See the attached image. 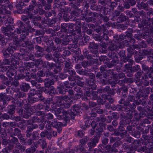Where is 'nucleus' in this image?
<instances>
[{
    "mask_svg": "<svg viewBox=\"0 0 153 153\" xmlns=\"http://www.w3.org/2000/svg\"><path fill=\"white\" fill-rule=\"evenodd\" d=\"M43 82L44 83L45 87H41L40 89L43 88V90H44L43 91L50 94L52 93H53L55 88L52 85L54 84L53 79L46 78L44 80Z\"/></svg>",
    "mask_w": 153,
    "mask_h": 153,
    "instance_id": "5",
    "label": "nucleus"
},
{
    "mask_svg": "<svg viewBox=\"0 0 153 153\" xmlns=\"http://www.w3.org/2000/svg\"><path fill=\"white\" fill-rule=\"evenodd\" d=\"M52 126L56 128L57 129L58 132L59 133L60 131L62 130V127L63 126H65L66 125V123H65L63 124L61 122H58L56 120H55L52 122Z\"/></svg>",
    "mask_w": 153,
    "mask_h": 153,
    "instance_id": "20",
    "label": "nucleus"
},
{
    "mask_svg": "<svg viewBox=\"0 0 153 153\" xmlns=\"http://www.w3.org/2000/svg\"><path fill=\"white\" fill-rule=\"evenodd\" d=\"M31 84L33 87H36V88L38 90H40L41 88V85L37 83L41 82L38 81L37 79L31 80L30 81Z\"/></svg>",
    "mask_w": 153,
    "mask_h": 153,
    "instance_id": "38",
    "label": "nucleus"
},
{
    "mask_svg": "<svg viewBox=\"0 0 153 153\" xmlns=\"http://www.w3.org/2000/svg\"><path fill=\"white\" fill-rule=\"evenodd\" d=\"M2 101V105L0 104V111L3 112L6 110V106L9 102L14 104L15 102V99L10 95H7L6 93H0V101Z\"/></svg>",
    "mask_w": 153,
    "mask_h": 153,
    "instance_id": "3",
    "label": "nucleus"
},
{
    "mask_svg": "<svg viewBox=\"0 0 153 153\" xmlns=\"http://www.w3.org/2000/svg\"><path fill=\"white\" fill-rule=\"evenodd\" d=\"M128 17L125 15H124L123 14L120 15L117 19V22L119 23L123 22L126 21Z\"/></svg>",
    "mask_w": 153,
    "mask_h": 153,
    "instance_id": "43",
    "label": "nucleus"
},
{
    "mask_svg": "<svg viewBox=\"0 0 153 153\" xmlns=\"http://www.w3.org/2000/svg\"><path fill=\"white\" fill-rule=\"evenodd\" d=\"M104 148H105V150L107 151H106L107 152H108L110 153H114L112 146H111L110 145L108 144L105 146H104Z\"/></svg>",
    "mask_w": 153,
    "mask_h": 153,
    "instance_id": "56",
    "label": "nucleus"
},
{
    "mask_svg": "<svg viewBox=\"0 0 153 153\" xmlns=\"http://www.w3.org/2000/svg\"><path fill=\"white\" fill-rule=\"evenodd\" d=\"M99 139L94 136L90 139L87 144L88 148V150H91L93 148L96 146L97 143L98 142Z\"/></svg>",
    "mask_w": 153,
    "mask_h": 153,
    "instance_id": "19",
    "label": "nucleus"
},
{
    "mask_svg": "<svg viewBox=\"0 0 153 153\" xmlns=\"http://www.w3.org/2000/svg\"><path fill=\"white\" fill-rule=\"evenodd\" d=\"M83 107L84 108L86 114H87L90 112H91V109L89 107V105H87L85 103L82 104Z\"/></svg>",
    "mask_w": 153,
    "mask_h": 153,
    "instance_id": "62",
    "label": "nucleus"
},
{
    "mask_svg": "<svg viewBox=\"0 0 153 153\" xmlns=\"http://www.w3.org/2000/svg\"><path fill=\"white\" fill-rule=\"evenodd\" d=\"M99 3L102 5H109L114 4H114H117V3L116 1H114L113 0H99Z\"/></svg>",
    "mask_w": 153,
    "mask_h": 153,
    "instance_id": "40",
    "label": "nucleus"
},
{
    "mask_svg": "<svg viewBox=\"0 0 153 153\" xmlns=\"http://www.w3.org/2000/svg\"><path fill=\"white\" fill-rule=\"evenodd\" d=\"M29 29L27 28H25L23 30L21 29L20 27L16 29V32L18 34H20V38L22 39H24L26 38V36L28 34Z\"/></svg>",
    "mask_w": 153,
    "mask_h": 153,
    "instance_id": "16",
    "label": "nucleus"
},
{
    "mask_svg": "<svg viewBox=\"0 0 153 153\" xmlns=\"http://www.w3.org/2000/svg\"><path fill=\"white\" fill-rule=\"evenodd\" d=\"M70 88L69 82L68 81H65L60 83L57 87V90L59 94L64 95L66 92H68V89Z\"/></svg>",
    "mask_w": 153,
    "mask_h": 153,
    "instance_id": "8",
    "label": "nucleus"
},
{
    "mask_svg": "<svg viewBox=\"0 0 153 153\" xmlns=\"http://www.w3.org/2000/svg\"><path fill=\"white\" fill-rule=\"evenodd\" d=\"M34 79H36L37 80L41 83L43 82L44 80L42 77H44L45 76L44 72L42 70L39 71L37 72L36 74L33 73Z\"/></svg>",
    "mask_w": 153,
    "mask_h": 153,
    "instance_id": "21",
    "label": "nucleus"
},
{
    "mask_svg": "<svg viewBox=\"0 0 153 153\" xmlns=\"http://www.w3.org/2000/svg\"><path fill=\"white\" fill-rule=\"evenodd\" d=\"M17 71L12 66H10L8 71L6 73L7 75L10 78H12V76H14L16 75Z\"/></svg>",
    "mask_w": 153,
    "mask_h": 153,
    "instance_id": "27",
    "label": "nucleus"
},
{
    "mask_svg": "<svg viewBox=\"0 0 153 153\" xmlns=\"http://www.w3.org/2000/svg\"><path fill=\"white\" fill-rule=\"evenodd\" d=\"M12 48L10 47L3 48L1 52L4 58H8L11 57L12 56L14 53V51Z\"/></svg>",
    "mask_w": 153,
    "mask_h": 153,
    "instance_id": "15",
    "label": "nucleus"
},
{
    "mask_svg": "<svg viewBox=\"0 0 153 153\" xmlns=\"http://www.w3.org/2000/svg\"><path fill=\"white\" fill-rule=\"evenodd\" d=\"M106 125V123L100 122L96 124V125L94 126V132L97 134L94 137L100 139L103 131V128L104 127V129L105 128Z\"/></svg>",
    "mask_w": 153,
    "mask_h": 153,
    "instance_id": "9",
    "label": "nucleus"
},
{
    "mask_svg": "<svg viewBox=\"0 0 153 153\" xmlns=\"http://www.w3.org/2000/svg\"><path fill=\"white\" fill-rule=\"evenodd\" d=\"M33 131V130L29 128V127H27V129L25 132L26 137L27 138H31L33 134V132H32Z\"/></svg>",
    "mask_w": 153,
    "mask_h": 153,
    "instance_id": "52",
    "label": "nucleus"
},
{
    "mask_svg": "<svg viewBox=\"0 0 153 153\" xmlns=\"http://www.w3.org/2000/svg\"><path fill=\"white\" fill-rule=\"evenodd\" d=\"M22 134L21 130L19 128H16L14 129L13 134V135L16 136L17 137H18Z\"/></svg>",
    "mask_w": 153,
    "mask_h": 153,
    "instance_id": "64",
    "label": "nucleus"
},
{
    "mask_svg": "<svg viewBox=\"0 0 153 153\" xmlns=\"http://www.w3.org/2000/svg\"><path fill=\"white\" fill-rule=\"evenodd\" d=\"M22 47H25L26 48L27 47L32 44L31 42L28 40L27 38H25L24 39H22Z\"/></svg>",
    "mask_w": 153,
    "mask_h": 153,
    "instance_id": "49",
    "label": "nucleus"
},
{
    "mask_svg": "<svg viewBox=\"0 0 153 153\" xmlns=\"http://www.w3.org/2000/svg\"><path fill=\"white\" fill-rule=\"evenodd\" d=\"M80 109L79 107L76 105H74L71 111V112H69V115L70 116L71 119H74V117L76 115L77 113L79 112Z\"/></svg>",
    "mask_w": 153,
    "mask_h": 153,
    "instance_id": "24",
    "label": "nucleus"
},
{
    "mask_svg": "<svg viewBox=\"0 0 153 153\" xmlns=\"http://www.w3.org/2000/svg\"><path fill=\"white\" fill-rule=\"evenodd\" d=\"M91 55L92 56L93 59L96 60L97 59L98 57V51H90Z\"/></svg>",
    "mask_w": 153,
    "mask_h": 153,
    "instance_id": "63",
    "label": "nucleus"
},
{
    "mask_svg": "<svg viewBox=\"0 0 153 153\" xmlns=\"http://www.w3.org/2000/svg\"><path fill=\"white\" fill-rule=\"evenodd\" d=\"M122 143L121 142H119V141H116L113 145L112 146L114 149V153H116L118 152L117 149L116 148H118L121 145Z\"/></svg>",
    "mask_w": 153,
    "mask_h": 153,
    "instance_id": "54",
    "label": "nucleus"
},
{
    "mask_svg": "<svg viewBox=\"0 0 153 153\" xmlns=\"http://www.w3.org/2000/svg\"><path fill=\"white\" fill-rule=\"evenodd\" d=\"M140 48L137 44H133L130 45L127 49V51L132 56L133 55H137Z\"/></svg>",
    "mask_w": 153,
    "mask_h": 153,
    "instance_id": "11",
    "label": "nucleus"
},
{
    "mask_svg": "<svg viewBox=\"0 0 153 153\" xmlns=\"http://www.w3.org/2000/svg\"><path fill=\"white\" fill-rule=\"evenodd\" d=\"M71 63L70 60L64 61V67L63 68L64 72L65 73H68L69 74H76V72L72 70Z\"/></svg>",
    "mask_w": 153,
    "mask_h": 153,
    "instance_id": "12",
    "label": "nucleus"
},
{
    "mask_svg": "<svg viewBox=\"0 0 153 153\" xmlns=\"http://www.w3.org/2000/svg\"><path fill=\"white\" fill-rule=\"evenodd\" d=\"M121 138L118 137H114L110 136L109 137V142L110 144H112L116 141H120Z\"/></svg>",
    "mask_w": 153,
    "mask_h": 153,
    "instance_id": "53",
    "label": "nucleus"
},
{
    "mask_svg": "<svg viewBox=\"0 0 153 153\" xmlns=\"http://www.w3.org/2000/svg\"><path fill=\"white\" fill-rule=\"evenodd\" d=\"M14 29L13 25H9L2 27L1 30L6 39L13 40V42L10 44L9 46L16 50L18 47L22 46V39L20 38L19 39L17 36H14V33L16 32Z\"/></svg>",
    "mask_w": 153,
    "mask_h": 153,
    "instance_id": "1",
    "label": "nucleus"
},
{
    "mask_svg": "<svg viewBox=\"0 0 153 153\" xmlns=\"http://www.w3.org/2000/svg\"><path fill=\"white\" fill-rule=\"evenodd\" d=\"M35 146L36 148L40 147L42 149H44L47 148V143L45 140L40 139L36 142L35 144Z\"/></svg>",
    "mask_w": 153,
    "mask_h": 153,
    "instance_id": "23",
    "label": "nucleus"
},
{
    "mask_svg": "<svg viewBox=\"0 0 153 153\" xmlns=\"http://www.w3.org/2000/svg\"><path fill=\"white\" fill-rule=\"evenodd\" d=\"M108 56L112 59L118 58V56L115 52H109L108 54Z\"/></svg>",
    "mask_w": 153,
    "mask_h": 153,
    "instance_id": "60",
    "label": "nucleus"
},
{
    "mask_svg": "<svg viewBox=\"0 0 153 153\" xmlns=\"http://www.w3.org/2000/svg\"><path fill=\"white\" fill-rule=\"evenodd\" d=\"M56 13L55 10H51L50 11H46L45 16L46 18H48L52 16L53 15L54 17H56Z\"/></svg>",
    "mask_w": 153,
    "mask_h": 153,
    "instance_id": "55",
    "label": "nucleus"
},
{
    "mask_svg": "<svg viewBox=\"0 0 153 153\" xmlns=\"http://www.w3.org/2000/svg\"><path fill=\"white\" fill-rule=\"evenodd\" d=\"M35 146L31 145L30 147L27 148L25 150L26 153H34L36 150Z\"/></svg>",
    "mask_w": 153,
    "mask_h": 153,
    "instance_id": "58",
    "label": "nucleus"
},
{
    "mask_svg": "<svg viewBox=\"0 0 153 153\" xmlns=\"http://www.w3.org/2000/svg\"><path fill=\"white\" fill-rule=\"evenodd\" d=\"M85 95V99L87 100L91 99L94 100L98 98V92L93 90L86 91Z\"/></svg>",
    "mask_w": 153,
    "mask_h": 153,
    "instance_id": "14",
    "label": "nucleus"
},
{
    "mask_svg": "<svg viewBox=\"0 0 153 153\" xmlns=\"http://www.w3.org/2000/svg\"><path fill=\"white\" fill-rule=\"evenodd\" d=\"M32 19V22L35 26L38 27L39 28H41L43 26L41 24L39 23L38 21H39L41 20V17L39 15L34 16L33 15V17L31 18Z\"/></svg>",
    "mask_w": 153,
    "mask_h": 153,
    "instance_id": "22",
    "label": "nucleus"
},
{
    "mask_svg": "<svg viewBox=\"0 0 153 153\" xmlns=\"http://www.w3.org/2000/svg\"><path fill=\"white\" fill-rule=\"evenodd\" d=\"M74 25L72 23H63L61 25V30L59 32H63L66 33H73L74 31Z\"/></svg>",
    "mask_w": 153,
    "mask_h": 153,
    "instance_id": "7",
    "label": "nucleus"
},
{
    "mask_svg": "<svg viewBox=\"0 0 153 153\" xmlns=\"http://www.w3.org/2000/svg\"><path fill=\"white\" fill-rule=\"evenodd\" d=\"M107 28L105 25H103L99 27L95 30L96 32L99 34H101L103 33V35L102 36V40H105L106 41H109V37L107 34Z\"/></svg>",
    "mask_w": 153,
    "mask_h": 153,
    "instance_id": "10",
    "label": "nucleus"
},
{
    "mask_svg": "<svg viewBox=\"0 0 153 153\" xmlns=\"http://www.w3.org/2000/svg\"><path fill=\"white\" fill-rule=\"evenodd\" d=\"M83 54L84 55L85 58H86L87 59H93L91 54L86 49H85V50L83 51Z\"/></svg>",
    "mask_w": 153,
    "mask_h": 153,
    "instance_id": "50",
    "label": "nucleus"
},
{
    "mask_svg": "<svg viewBox=\"0 0 153 153\" xmlns=\"http://www.w3.org/2000/svg\"><path fill=\"white\" fill-rule=\"evenodd\" d=\"M85 12V16L82 17L83 20H85L88 23H95L96 22L97 19H99L100 21L101 13H98L96 12H92L88 10H86Z\"/></svg>",
    "mask_w": 153,
    "mask_h": 153,
    "instance_id": "4",
    "label": "nucleus"
},
{
    "mask_svg": "<svg viewBox=\"0 0 153 153\" xmlns=\"http://www.w3.org/2000/svg\"><path fill=\"white\" fill-rule=\"evenodd\" d=\"M90 153H96L97 152L98 153H108L106 151L104 150V146L102 145H100L98 147V149H92L91 150Z\"/></svg>",
    "mask_w": 153,
    "mask_h": 153,
    "instance_id": "31",
    "label": "nucleus"
},
{
    "mask_svg": "<svg viewBox=\"0 0 153 153\" xmlns=\"http://www.w3.org/2000/svg\"><path fill=\"white\" fill-rule=\"evenodd\" d=\"M57 18L56 17L52 18L50 20L46 21V23H44L47 24L48 26L50 27H53L56 24V21Z\"/></svg>",
    "mask_w": 153,
    "mask_h": 153,
    "instance_id": "45",
    "label": "nucleus"
},
{
    "mask_svg": "<svg viewBox=\"0 0 153 153\" xmlns=\"http://www.w3.org/2000/svg\"><path fill=\"white\" fill-rule=\"evenodd\" d=\"M131 122V119L125 117L121 120L120 122L122 123L121 125H126L129 124Z\"/></svg>",
    "mask_w": 153,
    "mask_h": 153,
    "instance_id": "44",
    "label": "nucleus"
},
{
    "mask_svg": "<svg viewBox=\"0 0 153 153\" xmlns=\"http://www.w3.org/2000/svg\"><path fill=\"white\" fill-rule=\"evenodd\" d=\"M2 1V3H1L0 2V6H2L4 9V12L5 13L7 14H10L11 13L10 11V10L8 9L7 8V3H5V2L3 0V1Z\"/></svg>",
    "mask_w": 153,
    "mask_h": 153,
    "instance_id": "37",
    "label": "nucleus"
},
{
    "mask_svg": "<svg viewBox=\"0 0 153 153\" xmlns=\"http://www.w3.org/2000/svg\"><path fill=\"white\" fill-rule=\"evenodd\" d=\"M99 44L100 46V52L102 53H106L107 51V46L105 42L102 43H100Z\"/></svg>",
    "mask_w": 153,
    "mask_h": 153,
    "instance_id": "42",
    "label": "nucleus"
},
{
    "mask_svg": "<svg viewBox=\"0 0 153 153\" xmlns=\"http://www.w3.org/2000/svg\"><path fill=\"white\" fill-rule=\"evenodd\" d=\"M143 137L144 140V143L146 144L150 143L151 142V140H153V136L149 137L146 135H143Z\"/></svg>",
    "mask_w": 153,
    "mask_h": 153,
    "instance_id": "51",
    "label": "nucleus"
},
{
    "mask_svg": "<svg viewBox=\"0 0 153 153\" xmlns=\"http://www.w3.org/2000/svg\"><path fill=\"white\" fill-rule=\"evenodd\" d=\"M21 90L24 92H27L30 88V85L26 83H22L20 86Z\"/></svg>",
    "mask_w": 153,
    "mask_h": 153,
    "instance_id": "36",
    "label": "nucleus"
},
{
    "mask_svg": "<svg viewBox=\"0 0 153 153\" xmlns=\"http://www.w3.org/2000/svg\"><path fill=\"white\" fill-rule=\"evenodd\" d=\"M142 68L144 71L150 72L151 71L153 70V65L152 64L151 66L149 67L148 66L145 64L142 65Z\"/></svg>",
    "mask_w": 153,
    "mask_h": 153,
    "instance_id": "46",
    "label": "nucleus"
},
{
    "mask_svg": "<svg viewBox=\"0 0 153 153\" xmlns=\"http://www.w3.org/2000/svg\"><path fill=\"white\" fill-rule=\"evenodd\" d=\"M133 32L132 28H128L127 29V31L125 32V35L127 38H131L133 37Z\"/></svg>",
    "mask_w": 153,
    "mask_h": 153,
    "instance_id": "48",
    "label": "nucleus"
},
{
    "mask_svg": "<svg viewBox=\"0 0 153 153\" xmlns=\"http://www.w3.org/2000/svg\"><path fill=\"white\" fill-rule=\"evenodd\" d=\"M24 65L26 69L33 68L35 66L34 62H24Z\"/></svg>",
    "mask_w": 153,
    "mask_h": 153,
    "instance_id": "59",
    "label": "nucleus"
},
{
    "mask_svg": "<svg viewBox=\"0 0 153 153\" xmlns=\"http://www.w3.org/2000/svg\"><path fill=\"white\" fill-rule=\"evenodd\" d=\"M94 80L87 79L86 80V83L90 87L92 90L97 89V86L94 83Z\"/></svg>",
    "mask_w": 153,
    "mask_h": 153,
    "instance_id": "34",
    "label": "nucleus"
},
{
    "mask_svg": "<svg viewBox=\"0 0 153 153\" xmlns=\"http://www.w3.org/2000/svg\"><path fill=\"white\" fill-rule=\"evenodd\" d=\"M101 34H95V35L93 36V38L94 39L98 42H100L102 44V36L100 35Z\"/></svg>",
    "mask_w": 153,
    "mask_h": 153,
    "instance_id": "57",
    "label": "nucleus"
},
{
    "mask_svg": "<svg viewBox=\"0 0 153 153\" xmlns=\"http://www.w3.org/2000/svg\"><path fill=\"white\" fill-rule=\"evenodd\" d=\"M106 95L102 94L100 97L98 98L97 100L98 104L102 105L105 104L106 102Z\"/></svg>",
    "mask_w": 153,
    "mask_h": 153,
    "instance_id": "35",
    "label": "nucleus"
},
{
    "mask_svg": "<svg viewBox=\"0 0 153 153\" xmlns=\"http://www.w3.org/2000/svg\"><path fill=\"white\" fill-rule=\"evenodd\" d=\"M37 3L35 0H32L30 3V4L27 9L25 11V13L27 15H23L21 16V20L26 24L27 26H30L31 22L30 20H32L31 18L33 17V15L31 11H33L34 7L36 6Z\"/></svg>",
    "mask_w": 153,
    "mask_h": 153,
    "instance_id": "2",
    "label": "nucleus"
},
{
    "mask_svg": "<svg viewBox=\"0 0 153 153\" xmlns=\"http://www.w3.org/2000/svg\"><path fill=\"white\" fill-rule=\"evenodd\" d=\"M17 113L22 117L25 119H28L31 116V112L28 111H25L22 108H20L17 111Z\"/></svg>",
    "mask_w": 153,
    "mask_h": 153,
    "instance_id": "17",
    "label": "nucleus"
},
{
    "mask_svg": "<svg viewBox=\"0 0 153 153\" xmlns=\"http://www.w3.org/2000/svg\"><path fill=\"white\" fill-rule=\"evenodd\" d=\"M83 107L84 108L86 114H87L90 112H91V109L89 107V105H87L85 103L82 104Z\"/></svg>",
    "mask_w": 153,
    "mask_h": 153,
    "instance_id": "61",
    "label": "nucleus"
},
{
    "mask_svg": "<svg viewBox=\"0 0 153 153\" xmlns=\"http://www.w3.org/2000/svg\"><path fill=\"white\" fill-rule=\"evenodd\" d=\"M99 44L94 42H92L89 43L88 48L90 51H98Z\"/></svg>",
    "mask_w": 153,
    "mask_h": 153,
    "instance_id": "33",
    "label": "nucleus"
},
{
    "mask_svg": "<svg viewBox=\"0 0 153 153\" xmlns=\"http://www.w3.org/2000/svg\"><path fill=\"white\" fill-rule=\"evenodd\" d=\"M118 58L112 59V60L111 62L108 61V62H107L106 65L109 68L115 66L118 63Z\"/></svg>",
    "mask_w": 153,
    "mask_h": 153,
    "instance_id": "39",
    "label": "nucleus"
},
{
    "mask_svg": "<svg viewBox=\"0 0 153 153\" xmlns=\"http://www.w3.org/2000/svg\"><path fill=\"white\" fill-rule=\"evenodd\" d=\"M68 98V96L66 95L56 96L55 97V100L53 102L57 105L61 107L63 105L64 101Z\"/></svg>",
    "mask_w": 153,
    "mask_h": 153,
    "instance_id": "13",
    "label": "nucleus"
},
{
    "mask_svg": "<svg viewBox=\"0 0 153 153\" xmlns=\"http://www.w3.org/2000/svg\"><path fill=\"white\" fill-rule=\"evenodd\" d=\"M137 99L134 101V102L137 105H141L143 106L145 105L146 101L144 98L141 96H137L136 97Z\"/></svg>",
    "mask_w": 153,
    "mask_h": 153,
    "instance_id": "30",
    "label": "nucleus"
},
{
    "mask_svg": "<svg viewBox=\"0 0 153 153\" xmlns=\"http://www.w3.org/2000/svg\"><path fill=\"white\" fill-rule=\"evenodd\" d=\"M71 13L68 12L65 13L62 17V19L66 22L68 21L70 19H72Z\"/></svg>",
    "mask_w": 153,
    "mask_h": 153,
    "instance_id": "47",
    "label": "nucleus"
},
{
    "mask_svg": "<svg viewBox=\"0 0 153 153\" xmlns=\"http://www.w3.org/2000/svg\"><path fill=\"white\" fill-rule=\"evenodd\" d=\"M123 58L122 61L124 62H128L130 63H131L133 62V60L132 59H130L131 56L128 53L127 56L126 55H123Z\"/></svg>",
    "mask_w": 153,
    "mask_h": 153,
    "instance_id": "41",
    "label": "nucleus"
},
{
    "mask_svg": "<svg viewBox=\"0 0 153 153\" xmlns=\"http://www.w3.org/2000/svg\"><path fill=\"white\" fill-rule=\"evenodd\" d=\"M137 6L139 10L143 9L146 11H148L149 10V6L147 3H144L143 1L140 2H138L137 4Z\"/></svg>",
    "mask_w": 153,
    "mask_h": 153,
    "instance_id": "28",
    "label": "nucleus"
},
{
    "mask_svg": "<svg viewBox=\"0 0 153 153\" xmlns=\"http://www.w3.org/2000/svg\"><path fill=\"white\" fill-rule=\"evenodd\" d=\"M24 5V2L22 1H19L18 4H17L16 5V8L17 10V12L19 14H21L26 10L25 9L23 8V6Z\"/></svg>",
    "mask_w": 153,
    "mask_h": 153,
    "instance_id": "32",
    "label": "nucleus"
},
{
    "mask_svg": "<svg viewBox=\"0 0 153 153\" xmlns=\"http://www.w3.org/2000/svg\"><path fill=\"white\" fill-rule=\"evenodd\" d=\"M17 107V106L15 105L14 104H12L8 105L7 107L8 108L7 114L11 116L13 115L15 113V110L16 109Z\"/></svg>",
    "mask_w": 153,
    "mask_h": 153,
    "instance_id": "29",
    "label": "nucleus"
},
{
    "mask_svg": "<svg viewBox=\"0 0 153 153\" xmlns=\"http://www.w3.org/2000/svg\"><path fill=\"white\" fill-rule=\"evenodd\" d=\"M117 4H106L103 5L104 6L102 7L103 13L104 15H107L108 13L111 12V10H114L115 7H116Z\"/></svg>",
    "mask_w": 153,
    "mask_h": 153,
    "instance_id": "18",
    "label": "nucleus"
},
{
    "mask_svg": "<svg viewBox=\"0 0 153 153\" xmlns=\"http://www.w3.org/2000/svg\"><path fill=\"white\" fill-rule=\"evenodd\" d=\"M43 92V88L38 90L36 92L35 89H30L28 93L29 97L32 96V97L38 101H40L44 102L45 100V98L43 96L42 93Z\"/></svg>",
    "mask_w": 153,
    "mask_h": 153,
    "instance_id": "6",
    "label": "nucleus"
},
{
    "mask_svg": "<svg viewBox=\"0 0 153 153\" xmlns=\"http://www.w3.org/2000/svg\"><path fill=\"white\" fill-rule=\"evenodd\" d=\"M0 79L1 80L2 84L5 85L8 87H10V79L8 80V78L6 77L4 75L1 74L0 75Z\"/></svg>",
    "mask_w": 153,
    "mask_h": 153,
    "instance_id": "25",
    "label": "nucleus"
},
{
    "mask_svg": "<svg viewBox=\"0 0 153 153\" xmlns=\"http://www.w3.org/2000/svg\"><path fill=\"white\" fill-rule=\"evenodd\" d=\"M57 118L59 120L64 119L66 123L68 121L70 120V115H69V113L68 114H65L63 112L61 113L60 114L56 116Z\"/></svg>",
    "mask_w": 153,
    "mask_h": 153,
    "instance_id": "26",
    "label": "nucleus"
}]
</instances>
